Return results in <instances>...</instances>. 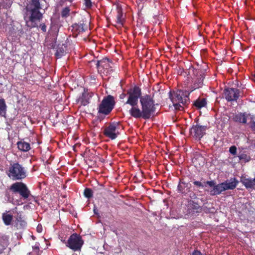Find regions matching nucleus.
Instances as JSON below:
<instances>
[{"mask_svg": "<svg viewBox=\"0 0 255 255\" xmlns=\"http://www.w3.org/2000/svg\"><path fill=\"white\" fill-rule=\"evenodd\" d=\"M251 128L254 129H255V122H253L251 125Z\"/></svg>", "mask_w": 255, "mask_h": 255, "instance_id": "nucleus-43", "label": "nucleus"}, {"mask_svg": "<svg viewBox=\"0 0 255 255\" xmlns=\"http://www.w3.org/2000/svg\"><path fill=\"white\" fill-rule=\"evenodd\" d=\"M191 92L186 90H178L172 93H169V97L172 103H180L183 106L188 105L189 103V96Z\"/></svg>", "mask_w": 255, "mask_h": 255, "instance_id": "nucleus-5", "label": "nucleus"}, {"mask_svg": "<svg viewBox=\"0 0 255 255\" xmlns=\"http://www.w3.org/2000/svg\"><path fill=\"white\" fill-rule=\"evenodd\" d=\"M193 105L198 109H200L206 106L207 100L205 98H198L194 101Z\"/></svg>", "mask_w": 255, "mask_h": 255, "instance_id": "nucleus-24", "label": "nucleus"}, {"mask_svg": "<svg viewBox=\"0 0 255 255\" xmlns=\"http://www.w3.org/2000/svg\"><path fill=\"white\" fill-rule=\"evenodd\" d=\"M83 243L81 237L75 233L70 236L66 243V246L70 249L76 251L81 249Z\"/></svg>", "mask_w": 255, "mask_h": 255, "instance_id": "nucleus-8", "label": "nucleus"}, {"mask_svg": "<svg viewBox=\"0 0 255 255\" xmlns=\"http://www.w3.org/2000/svg\"><path fill=\"white\" fill-rule=\"evenodd\" d=\"M180 103L175 102V103H173V105L175 109L177 110H181V109H182L183 108V107L180 105Z\"/></svg>", "mask_w": 255, "mask_h": 255, "instance_id": "nucleus-37", "label": "nucleus"}, {"mask_svg": "<svg viewBox=\"0 0 255 255\" xmlns=\"http://www.w3.org/2000/svg\"><path fill=\"white\" fill-rule=\"evenodd\" d=\"M9 244V238L6 236H2L0 239V254L3 252Z\"/></svg>", "mask_w": 255, "mask_h": 255, "instance_id": "nucleus-21", "label": "nucleus"}, {"mask_svg": "<svg viewBox=\"0 0 255 255\" xmlns=\"http://www.w3.org/2000/svg\"><path fill=\"white\" fill-rule=\"evenodd\" d=\"M240 160H244V161L248 162L250 160V157L246 154H242L239 156Z\"/></svg>", "mask_w": 255, "mask_h": 255, "instance_id": "nucleus-34", "label": "nucleus"}, {"mask_svg": "<svg viewBox=\"0 0 255 255\" xmlns=\"http://www.w3.org/2000/svg\"><path fill=\"white\" fill-rule=\"evenodd\" d=\"M223 94L228 102L237 101L240 97V90L236 88H228L224 89Z\"/></svg>", "mask_w": 255, "mask_h": 255, "instance_id": "nucleus-10", "label": "nucleus"}, {"mask_svg": "<svg viewBox=\"0 0 255 255\" xmlns=\"http://www.w3.org/2000/svg\"><path fill=\"white\" fill-rule=\"evenodd\" d=\"M190 187V184L188 183H185L181 179H180L177 186V190L178 192L183 195H186L189 192Z\"/></svg>", "mask_w": 255, "mask_h": 255, "instance_id": "nucleus-15", "label": "nucleus"}, {"mask_svg": "<svg viewBox=\"0 0 255 255\" xmlns=\"http://www.w3.org/2000/svg\"><path fill=\"white\" fill-rule=\"evenodd\" d=\"M40 0H30L27 8L41 9Z\"/></svg>", "mask_w": 255, "mask_h": 255, "instance_id": "nucleus-26", "label": "nucleus"}, {"mask_svg": "<svg viewBox=\"0 0 255 255\" xmlns=\"http://www.w3.org/2000/svg\"><path fill=\"white\" fill-rule=\"evenodd\" d=\"M202 211H204L206 213H213L215 209L213 207V204L211 203L207 202L205 203L202 206Z\"/></svg>", "mask_w": 255, "mask_h": 255, "instance_id": "nucleus-25", "label": "nucleus"}, {"mask_svg": "<svg viewBox=\"0 0 255 255\" xmlns=\"http://www.w3.org/2000/svg\"><path fill=\"white\" fill-rule=\"evenodd\" d=\"M229 152L233 155H235L237 154V147L235 145L231 146L229 148Z\"/></svg>", "mask_w": 255, "mask_h": 255, "instance_id": "nucleus-35", "label": "nucleus"}, {"mask_svg": "<svg viewBox=\"0 0 255 255\" xmlns=\"http://www.w3.org/2000/svg\"><path fill=\"white\" fill-rule=\"evenodd\" d=\"M188 75L192 79V84L189 87L190 92L202 87L205 78L203 71L191 65L188 70Z\"/></svg>", "mask_w": 255, "mask_h": 255, "instance_id": "nucleus-3", "label": "nucleus"}, {"mask_svg": "<svg viewBox=\"0 0 255 255\" xmlns=\"http://www.w3.org/2000/svg\"><path fill=\"white\" fill-rule=\"evenodd\" d=\"M187 207L189 214L201 213L202 212L201 206L193 200L189 201Z\"/></svg>", "mask_w": 255, "mask_h": 255, "instance_id": "nucleus-14", "label": "nucleus"}, {"mask_svg": "<svg viewBox=\"0 0 255 255\" xmlns=\"http://www.w3.org/2000/svg\"><path fill=\"white\" fill-rule=\"evenodd\" d=\"M241 182L246 187L247 189L254 188L255 187V177L254 179L242 177Z\"/></svg>", "mask_w": 255, "mask_h": 255, "instance_id": "nucleus-16", "label": "nucleus"}, {"mask_svg": "<svg viewBox=\"0 0 255 255\" xmlns=\"http://www.w3.org/2000/svg\"><path fill=\"white\" fill-rule=\"evenodd\" d=\"M6 113V105L3 99H0V115L1 117H5Z\"/></svg>", "mask_w": 255, "mask_h": 255, "instance_id": "nucleus-29", "label": "nucleus"}, {"mask_svg": "<svg viewBox=\"0 0 255 255\" xmlns=\"http://www.w3.org/2000/svg\"><path fill=\"white\" fill-rule=\"evenodd\" d=\"M193 184L195 186H198V187H204L203 184L200 181H195L193 182Z\"/></svg>", "mask_w": 255, "mask_h": 255, "instance_id": "nucleus-38", "label": "nucleus"}, {"mask_svg": "<svg viewBox=\"0 0 255 255\" xmlns=\"http://www.w3.org/2000/svg\"><path fill=\"white\" fill-rule=\"evenodd\" d=\"M84 196L87 198H90L93 196V191L90 189L86 188L84 192Z\"/></svg>", "mask_w": 255, "mask_h": 255, "instance_id": "nucleus-33", "label": "nucleus"}, {"mask_svg": "<svg viewBox=\"0 0 255 255\" xmlns=\"http://www.w3.org/2000/svg\"><path fill=\"white\" fill-rule=\"evenodd\" d=\"M90 97L89 94L86 92H83L81 97L79 98V101L81 105L86 106L89 103Z\"/></svg>", "mask_w": 255, "mask_h": 255, "instance_id": "nucleus-28", "label": "nucleus"}, {"mask_svg": "<svg viewBox=\"0 0 255 255\" xmlns=\"http://www.w3.org/2000/svg\"><path fill=\"white\" fill-rule=\"evenodd\" d=\"M248 115L246 113H239L233 115L232 119L235 122H239L242 124H246Z\"/></svg>", "mask_w": 255, "mask_h": 255, "instance_id": "nucleus-17", "label": "nucleus"}, {"mask_svg": "<svg viewBox=\"0 0 255 255\" xmlns=\"http://www.w3.org/2000/svg\"><path fill=\"white\" fill-rule=\"evenodd\" d=\"M120 128L119 122L110 123L108 126L105 128L103 133L106 136L113 140L116 139L120 134L118 129Z\"/></svg>", "mask_w": 255, "mask_h": 255, "instance_id": "nucleus-9", "label": "nucleus"}, {"mask_svg": "<svg viewBox=\"0 0 255 255\" xmlns=\"http://www.w3.org/2000/svg\"><path fill=\"white\" fill-rule=\"evenodd\" d=\"M193 162L196 167L202 166L204 164V158L202 156H198L193 159Z\"/></svg>", "mask_w": 255, "mask_h": 255, "instance_id": "nucleus-30", "label": "nucleus"}, {"mask_svg": "<svg viewBox=\"0 0 255 255\" xmlns=\"http://www.w3.org/2000/svg\"><path fill=\"white\" fill-rule=\"evenodd\" d=\"M127 95H128V93H127V94H125V93H122V94L120 95V96H119L120 99H124V98H126V97L127 96Z\"/></svg>", "mask_w": 255, "mask_h": 255, "instance_id": "nucleus-41", "label": "nucleus"}, {"mask_svg": "<svg viewBox=\"0 0 255 255\" xmlns=\"http://www.w3.org/2000/svg\"><path fill=\"white\" fill-rule=\"evenodd\" d=\"M206 183L209 186L212 187V189L210 191V194L211 196L219 195L222 193V192L226 191L223 183L216 184L215 181L211 180L207 181Z\"/></svg>", "mask_w": 255, "mask_h": 255, "instance_id": "nucleus-12", "label": "nucleus"}, {"mask_svg": "<svg viewBox=\"0 0 255 255\" xmlns=\"http://www.w3.org/2000/svg\"><path fill=\"white\" fill-rule=\"evenodd\" d=\"M223 183V184H224V186L225 187L226 190L229 189L233 190L237 186L238 181L236 178H234L233 179H231V181H226Z\"/></svg>", "mask_w": 255, "mask_h": 255, "instance_id": "nucleus-22", "label": "nucleus"}, {"mask_svg": "<svg viewBox=\"0 0 255 255\" xmlns=\"http://www.w3.org/2000/svg\"><path fill=\"white\" fill-rule=\"evenodd\" d=\"M23 216L21 212L16 213L15 221L17 226L20 228H23L26 226V222L23 219Z\"/></svg>", "mask_w": 255, "mask_h": 255, "instance_id": "nucleus-19", "label": "nucleus"}, {"mask_svg": "<svg viewBox=\"0 0 255 255\" xmlns=\"http://www.w3.org/2000/svg\"><path fill=\"white\" fill-rule=\"evenodd\" d=\"M206 129V126H202L199 125H193L190 129V132L191 135L194 137L200 139L205 134Z\"/></svg>", "mask_w": 255, "mask_h": 255, "instance_id": "nucleus-13", "label": "nucleus"}, {"mask_svg": "<svg viewBox=\"0 0 255 255\" xmlns=\"http://www.w3.org/2000/svg\"><path fill=\"white\" fill-rule=\"evenodd\" d=\"M94 213L95 214H98V210L95 208H94Z\"/></svg>", "mask_w": 255, "mask_h": 255, "instance_id": "nucleus-44", "label": "nucleus"}, {"mask_svg": "<svg viewBox=\"0 0 255 255\" xmlns=\"http://www.w3.org/2000/svg\"><path fill=\"white\" fill-rule=\"evenodd\" d=\"M2 220L5 226H9L11 224L13 220V215L8 214V212L3 213L2 214Z\"/></svg>", "mask_w": 255, "mask_h": 255, "instance_id": "nucleus-23", "label": "nucleus"}, {"mask_svg": "<svg viewBox=\"0 0 255 255\" xmlns=\"http://www.w3.org/2000/svg\"><path fill=\"white\" fill-rule=\"evenodd\" d=\"M17 145L18 149L22 151L26 152L29 151L30 149V144L25 142L23 139L18 141Z\"/></svg>", "mask_w": 255, "mask_h": 255, "instance_id": "nucleus-20", "label": "nucleus"}, {"mask_svg": "<svg viewBox=\"0 0 255 255\" xmlns=\"http://www.w3.org/2000/svg\"><path fill=\"white\" fill-rule=\"evenodd\" d=\"M115 104V99L113 96L109 95L104 97L98 107V113L105 115H109L114 109Z\"/></svg>", "mask_w": 255, "mask_h": 255, "instance_id": "nucleus-6", "label": "nucleus"}, {"mask_svg": "<svg viewBox=\"0 0 255 255\" xmlns=\"http://www.w3.org/2000/svg\"><path fill=\"white\" fill-rule=\"evenodd\" d=\"M126 104L131 106L130 115L135 119H149L156 111L155 101L149 95L141 96V89L136 86L128 90Z\"/></svg>", "mask_w": 255, "mask_h": 255, "instance_id": "nucleus-1", "label": "nucleus"}, {"mask_svg": "<svg viewBox=\"0 0 255 255\" xmlns=\"http://www.w3.org/2000/svg\"><path fill=\"white\" fill-rule=\"evenodd\" d=\"M113 63L110 59L107 57L103 58L100 60H98L96 64L97 68L99 72H104L107 70V72L112 71Z\"/></svg>", "mask_w": 255, "mask_h": 255, "instance_id": "nucleus-11", "label": "nucleus"}, {"mask_svg": "<svg viewBox=\"0 0 255 255\" xmlns=\"http://www.w3.org/2000/svg\"><path fill=\"white\" fill-rule=\"evenodd\" d=\"M66 53L65 49L62 46L58 47L56 52L55 53V56L57 58H60L62 56H64Z\"/></svg>", "mask_w": 255, "mask_h": 255, "instance_id": "nucleus-31", "label": "nucleus"}, {"mask_svg": "<svg viewBox=\"0 0 255 255\" xmlns=\"http://www.w3.org/2000/svg\"><path fill=\"white\" fill-rule=\"evenodd\" d=\"M85 24L83 22L82 23H74L71 26V30L77 34L79 33L80 32H84L86 30V28L85 27Z\"/></svg>", "mask_w": 255, "mask_h": 255, "instance_id": "nucleus-18", "label": "nucleus"}, {"mask_svg": "<svg viewBox=\"0 0 255 255\" xmlns=\"http://www.w3.org/2000/svg\"><path fill=\"white\" fill-rule=\"evenodd\" d=\"M70 10L69 7H65L63 8L61 13V16L64 18L68 17L69 15Z\"/></svg>", "mask_w": 255, "mask_h": 255, "instance_id": "nucleus-32", "label": "nucleus"}, {"mask_svg": "<svg viewBox=\"0 0 255 255\" xmlns=\"http://www.w3.org/2000/svg\"><path fill=\"white\" fill-rule=\"evenodd\" d=\"M18 193L23 200L27 199L29 197H33L30 191L25 184L22 182L12 183L4 191V199L7 202L13 205H20L17 200H14V194Z\"/></svg>", "mask_w": 255, "mask_h": 255, "instance_id": "nucleus-2", "label": "nucleus"}, {"mask_svg": "<svg viewBox=\"0 0 255 255\" xmlns=\"http://www.w3.org/2000/svg\"><path fill=\"white\" fill-rule=\"evenodd\" d=\"M191 255H203L201 252L198 250H194Z\"/></svg>", "mask_w": 255, "mask_h": 255, "instance_id": "nucleus-40", "label": "nucleus"}, {"mask_svg": "<svg viewBox=\"0 0 255 255\" xmlns=\"http://www.w3.org/2000/svg\"><path fill=\"white\" fill-rule=\"evenodd\" d=\"M117 20L116 22L120 24L121 25H123V21L124 19H123V10L122 7L120 6H117Z\"/></svg>", "mask_w": 255, "mask_h": 255, "instance_id": "nucleus-27", "label": "nucleus"}, {"mask_svg": "<svg viewBox=\"0 0 255 255\" xmlns=\"http://www.w3.org/2000/svg\"><path fill=\"white\" fill-rule=\"evenodd\" d=\"M32 248H33V250L34 251H39V247L38 246H36V245H35V246H33Z\"/></svg>", "mask_w": 255, "mask_h": 255, "instance_id": "nucleus-42", "label": "nucleus"}, {"mask_svg": "<svg viewBox=\"0 0 255 255\" xmlns=\"http://www.w3.org/2000/svg\"><path fill=\"white\" fill-rule=\"evenodd\" d=\"M40 9L27 8L29 12V20L26 21V25L30 28L38 26L37 22H39L43 17V14L40 12Z\"/></svg>", "mask_w": 255, "mask_h": 255, "instance_id": "nucleus-7", "label": "nucleus"}, {"mask_svg": "<svg viewBox=\"0 0 255 255\" xmlns=\"http://www.w3.org/2000/svg\"><path fill=\"white\" fill-rule=\"evenodd\" d=\"M86 8H90L92 6L91 0H83Z\"/></svg>", "mask_w": 255, "mask_h": 255, "instance_id": "nucleus-36", "label": "nucleus"}, {"mask_svg": "<svg viewBox=\"0 0 255 255\" xmlns=\"http://www.w3.org/2000/svg\"><path fill=\"white\" fill-rule=\"evenodd\" d=\"M7 175L13 180H19L26 177V171L21 164L14 163L10 164Z\"/></svg>", "mask_w": 255, "mask_h": 255, "instance_id": "nucleus-4", "label": "nucleus"}, {"mask_svg": "<svg viewBox=\"0 0 255 255\" xmlns=\"http://www.w3.org/2000/svg\"><path fill=\"white\" fill-rule=\"evenodd\" d=\"M39 27L41 28V30L43 32H46V25H45V24L44 23L40 24Z\"/></svg>", "mask_w": 255, "mask_h": 255, "instance_id": "nucleus-39", "label": "nucleus"}]
</instances>
